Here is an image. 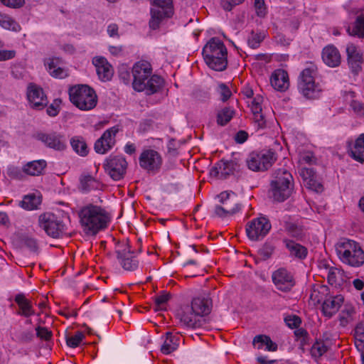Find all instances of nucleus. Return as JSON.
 Returning <instances> with one entry per match:
<instances>
[{"label": "nucleus", "instance_id": "ddd939ff", "mask_svg": "<svg viewBox=\"0 0 364 364\" xmlns=\"http://www.w3.org/2000/svg\"><path fill=\"white\" fill-rule=\"evenodd\" d=\"M38 223L48 235L57 238L64 231V224L52 213H43L39 216Z\"/></svg>", "mask_w": 364, "mask_h": 364}, {"label": "nucleus", "instance_id": "ea45409f", "mask_svg": "<svg viewBox=\"0 0 364 364\" xmlns=\"http://www.w3.org/2000/svg\"><path fill=\"white\" fill-rule=\"evenodd\" d=\"M235 111L230 107H224L217 114V123L221 126L227 124L233 117Z\"/></svg>", "mask_w": 364, "mask_h": 364}, {"label": "nucleus", "instance_id": "774afa93", "mask_svg": "<svg viewBox=\"0 0 364 364\" xmlns=\"http://www.w3.org/2000/svg\"><path fill=\"white\" fill-rule=\"evenodd\" d=\"M59 112L58 105H55L54 104H51L47 108V113L50 117H55Z\"/></svg>", "mask_w": 364, "mask_h": 364}, {"label": "nucleus", "instance_id": "e433bc0d", "mask_svg": "<svg viewBox=\"0 0 364 364\" xmlns=\"http://www.w3.org/2000/svg\"><path fill=\"white\" fill-rule=\"evenodd\" d=\"M0 26L8 30L13 31H19L21 30L20 25L9 16L0 13Z\"/></svg>", "mask_w": 364, "mask_h": 364}, {"label": "nucleus", "instance_id": "f3484780", "mask_svg": "<svg viewBox=\"0 0 364 364\" xmlns=\"http://www.w3.org/2000/svg\"><path fill=\"white\" fill-rule=\"evenodd\" d=\"M119 132L117 127L107 129L95 143L94 149L97 154H104L115 144V136Z\"/></svg>", "mask_w": 364, "mask_h": 364}, {"label": "nucleus", "instance_id": "58836bf2", "mask_svg": "<svg viewBox=\"0 0 364 364\" xmlns=\"http://www.w3.org/2000/svg\"><path fill=\"white\" fill-rule=\"evenodd\" d=\"M98 187L99 183L90 175L83 176L80 178V189L82 191H89L97 189Z\"/></svg>", "mask_w": 364, "mask_h": 364}, {"label": "nucleus", "instance_id": "f8f14e48", "mask_svg": "<svg viewBox=\"0 0 364 364\" xmlns=\"http://www.w3.org/2000/svg\"><path fill=\"white\" fill-rule=\"evenodd\" d=\"M152 68L151 64L145 60L136 63L132 68L133 88L141 92L146 90L145 82L151 76Z\"/></svg>", "mask_w": 364, "mask_h": 364}, {"label": "nucleus", "instance_id": "b1692460", "mask_svg": "<svg viewBox=\"0 0 364 364\" xmlns=\"http://www.w3.org/2000/svg\"><path fill=\"white\" fill-rule=\"evenodd\" d=\"M92 63L96 68L97 73L102 81H108L113 75L111 65L104 57L96 56L92 59Z\"/></svg>", "mask_w": 364, "mask_h": 364}, {"label": "nucleus", "instance_id": "864d4df0", "mask_svg": "<svg viewBox=\"0 0 364 364\" xmlns=\"http://www.w3.org/2000/svg\"><path fill=\"white\" fill-rule=\"evenodd\" d=\"M170 298L171 294L166 292H162L161 294L156 296L154 299L156 306L157 307L156 310H158V309H161V306L166 304Z\"/></svg>", "mask_w": 364, "mask_h": 364}, {"label": "nucleus", "instance_id": "9b49d317", "mask_svg": "<svg viewBox=\"0 0 364 364\" xmlns=\"http://www.w3.org/2000/svg\"><path fill=\"white\" fill-rule=\"evenodd\" d=\"M219 200L223 205H216L215 214L220 218H225L232 215L240 209L237 202V196L235 194L225 191L218 195Z\"/></svg>", "mask_w": 364, "mask_h": 364}, {"label": "nucleus", "instance_id": "bb28decb", "mask_svg": "<svg viewBox=\"0 0 364 364\" xmlns=\"http://www.w3.org/2000/svg\"><path fill=\"white\" fill-rule=\"evenodd\" d=\"M322 59L325 64L331 68L337 67L341 63V55L333 46H326L322 51Z\"/></svg>", "mask_w": 364, "mask_h": 364}, {"label": "nucleus", "instance_id": "2eb2a0df", "mask_svg": "<svg viewBox=\"0 0 364 364\" xmlns=\"http://www.w3.org/2000/svg\"><path fill=\"white\" fill-rule=\"evenodd\" d=\"M140 166L148 172L159 171L162 165V158L159 152L154 149H146L142 151L139 158Z\"/></svg>", "mask_w": 364, "mask_h": 364}, {"label": "nucleus", "instance_id": "4c0bfd02", "mask_svg": "<svg viewBox=\"0 0 364 364\" xmlns=\"http://www.w3.org/2000/svg\"><path fill=\"white\" fill-rule=\"evenodd\" d=\"M266 37V34L264 31L255 32L251 31L247 38L248 46L253 49L259 47L261 43L264 41Z\"/></svg>", "mask_w": 364, "mask_h": 364}, {"label": "nucleus", "instance_id": "423d86ee", "mask_svg": "<svg viewBox=\"0 0 364 364\" xmlns=\"http://www.w3.org/2000/svg\"><path fill=\"white\" fill-rule=\"evenodd\" d=\"M316 67L311 65L304 69L299 77L298 90L306 99H316L318 97L322 89L318 83L315 82Z\"/></svg>", "mask_w": 364, "mask_h": 364}, {"label": "nucleus", "instance_id": "49530a36", "mask_svg": "<svg viewBox=\"0 0 364 364\" xmlns=\"http://www.w3.org/2000/svg\"><path fill=\"white\" fill-rule=\"evenodd\" d=\"M21 242L23 245L28 248L31 251L33 252H38V245L37 240L31 237L25 236L22 238Z\"/></svg>", "mask_w": 364, "mask_h": 364}, {"label": "nucleus", "instance_id": "37998d69", "mask_svg": "<svg viewBox=\"0 0 364 364\" xmlns=\"http://www.w3.org/2000/svg\"><path fill=\"white\" fill-rule=\"evenodd\" d=\"M328 350V347L322 341H316L311 348V354L313 357L319 358Z\"/></svg>", "mask_w": 364, "mask_h": 364}, {"label": "nucleus", "instance_id": "6e6552de", "mask_svg": "<svg viewBox=\"0 0 364 364\" xmlns=\"http://www.w3.org/2000/svg\"><path fill=\"white\" fill-rule=\"evenodd\" d=\"M173 14L172 0H154L153 7L151 9V18L149 24L152 30L159 28L160 24L165 18H171Z\"/></svg>", "mask_w": 364, "mask_h": 364}, {"label": "nucleus", "instance_id": "2f4dec72", "mask_svg": "<svg viewBox=\"0 0 364 364\" xmlns=\"http://www.w3.org/2000/svg\"><path fill=\"white\" fill-rule=\"evenodd\" d=\"M164 85V79L157 75H152L145 82L146 92L147 95H153L158 92Z\"/></svg>", "mask_w": 364, "mask_h": 364}, {"label": "nucleus", "instance_id": "338daca9", "mask_svg": "<svg viewBox=\"0 0 364 364\" xmlns=\"http://www.w3.org/2000/svg\"><path fill=\"white\" fill-rule=\"evenodd\" d=\"M297 341L299 342V348L302 350L304 353L305 351V346H309L310 344L311 338L309 337V335H307Z\"/></svg>", "mask_w": 364, "mask_h": 364}, {"label": "nucleus", "instance_id": "39448f33", "mask_svg": "<svg viewBox=\"0 0 364 364\" xmlns=\"http://www.w3.org/2000/svg\"><path fill=\"white\" fill-rule=\"evenodd\" d=\"M71 102L82 110L93 109L97 102L95 90L87 85H75L69 89Z\"/></svg>", "mask_w": 364, "mask_h": 364}, {"label": "nucleus", "instance_id": "c03bdc74", "mask_svg": "<svg viewBox=\"0 0 364 364\" xmlns=\"http://www.w3.org/2000/svg\"><path fill=\"white\" fill-rule=\"evenodd\" d=\"M85 338L81 331H77L73 336H66V343L70 348H76Z\"/></svg>", "mask_w": 364, "mask_h": 364}, {"label": "nucleus", "instance_id": "9d476101", "mask_svg": "<svg viewBox=\"0 0 364 364\" xmlns=\"http://www.w3.org/2000/svg\"><path fill=\"white\" fill-rule=\"evenodd\" d=\"M269 220L263 215L252 220L246 225V233L248 238L252 241L262 240L271 230Z\"/></svg>", "mask_w": 364, "mask_h": 364}, {"label": "nucleus", "instance_id": "4468645a", "mask_svg": "<svg viewBox=\"0 0 364 364\" xmlns=\"http://www.w3.org/2000/svg\"><path fill=\"white\" fill-rule=\"evenodd\" d=\"M105 171L114 181L123 178L127 168V162L120 156H109L105 162Z\"/></svg>", "mask_w": 364, "mask_h": 364}, {"label": "nucleus", "instance_id": "603ef678", "mask_svg": "<svg viewBox=\"0 0 364 364\" xmlns=\"http://www.w3.org/2000/svg\"><path fill=\"white\" fill-rule=\"evenodd\" d=\"M36 336L41 339H44L45 341H48L50 339L52 336V332L48 331V329L46 327H41L40 326L36 328Z\"/></svg>", "mask_w": 364, "mask_h": 364}, {"label": "nucleus", "instance_id": "1a4fd4ad", "mask_svg": "<svg viewBox=\"0 0 364 364\" xmlns=\"http://www.w3.org/2000/svg\"><path fill=\"white\" fill-rule=\"evenodd\" d=\"M276 160L275 154L271 150L261 152H252L246 163L248 168L253 171H264L270 168Z\"/></svg>", "mask_w": 364, "mask_h": 364}, {"label": "nucleus", "instance_id": "79ce46f5", "mask_svg": "<svg viewBox=\"0 0 364 364\" xmlns=\"http://www.w3.org/2000/svg\"><path fill=\"white\" fill-rule=\"evenodd\" d=\"M177 343L174 342V336L171 333H166V338L161 346V350L164 354H169L177 348Z\"/></svg>", "mask_w": 364, "mask_h": 364}, {"label": "nucleus", "instance_id": "6e6d98bb", "mask_svg": "<svg viewBox=\"0 0 364 364\" xmlns=\"http://www.w3.org/2000/svg\"><path fill=\"white\" fill-rule=\"evenodd\" d=\"M300 176L302 178L304 182L315 177L316 172L312 168H302L299 172Z\"/></svg>", "mask_w": 364, "mask_h": 364}, {"label": "nucleus", "instance_id": "412c9836", "mask_svg": "<svg viewBox=\"0 0 364 364\" xmlns=\"http://www.w3.org/2000/svg\"><path fill=\"white\" fill-rule=\"evenodd\" d=\"M27 97L32 107L41 109L48 104V100L41 87L31 84L28 87Z\"/></svg>", "mask_w": 364, "mask_h": 364}, {"label": "nucleus", "instance_id": "c9c22d12", "mask_svg": "<svg viewBox=\"0 0 364 364\" xmlns=\"http://www.w3.org/2000/svg\"><path fill=\"white\" fill-rule=\"evenodd\" d=\"M41 202L39 197L34 194H31L23 197V200L20 202V205L26 210H32L37 209Z\"/></svg>", "mask_w": 364, "mask_h": 364}, {"label": "nucleus", "instance_id": "a19ab883", "mask_svg": "<svg viewBox=\"0 0 364 364\" xmlns=\"http://www.w3.org/2000/svg\"><path fill=\"white\" fill-rule=\"evenodd\" d=\"M355 344L358 350H363L364 348V323H358L355 328Z\"/></svg>", "mask_w": 364, "mask_h": 364}, {"label": "nucleus", "instance_id": "6ab92c4d", "mask_svg": "<svg viewBox=\"0 0 364 364\" xmlns=\"http://www.w3.org/2000/svg\"><path fill=\"white\" fill-rule=\"evenodd\" d=\"M239 168L240 165L235 160H221L211 168L210 175L211 177L225 179Z\"/></svg>", "mask_w": 364, "mask_h": 364}, {"label": "nucleus", "instance_id": "5701e85b", "mask_svg": "<svg viewBox=\"0 0 364 364\" xmlns=\"http://www.w3.org/2000/svg\"><path fill=\"white\" fill-rule=\"evenodd\" d=\"M348 65L355 74H358L362 69L363 55L358 48L353 43L346 47Z\"/></svg>", "mask_w": 364, "mask_h": 364}, {"label": "nucleus", "instance_id": "f704fd0d", "mask_svg": "<svg viewBox=\"0 0 364 364\" xmlns=\"http://www.w3.org/2000/svg\"><path fill=\"white\" fill-rule=\"evenodd\" d=\"M70 144L73 149L81 156L87 155L89 150L85 141L82 137L75 136L70 140Z\"/></svg>", "mask_w": 364, "mask_h": 364}, {"label": "nucleus", "instance_id": "4be33fe9", "mask_svg": "<svg viewBox=\"0 0 364 364\" xmlns=\"http://www.w3.org/2000/svg\"><path fill=\"white\" fill-rule=\"evenodd\" d=\"M343 301L344 298L342 295L326 297L321 306L323 314L328 318L332 317L338 311Z\"/></svg>", "mask_w": 364, "mask_h": 364}, {"label": "nucleus", "instance_id": "cd10ccee", "mask_svg": "<svg viewBox=\"0 0 364 364\" xmlns=\"http://www.w3.org/2000/svg\"><path fill=\"white\" fill-rule=\"evenodd\" d=\"M350 156L357 161L364 162V134L355 140L354 145L349 149Z\"/></svg>", "mask_w": 364, "mask_h": 364}, {"label": "nucleus", "instance_id": "a18cd8bd", "mask_svg": "<svg viewBox=\"0 0 364 364\" xmlns=\"http://www.w3.org/2000/svg\"><path fill=\"white\" fill-rule=\"evenodd\" d=\"M274 246H273L270 243L266 242L262 247V248L259 250L258 253L264 260H266L271 257L274 251Z\"/></svg>", "mask_w": 364, "mask_h": 364}, {"label": "nucleus", "instance_id": "7c9ffc66", "mask_svg": "<svg viewBox=\"0 0 364 364\" xmlns=\"http://www.w3.org/2000/svg\"><path fill=\"white\" fill-rule=\"evenodd\" d=\"M287 248L289 250L290 255L299 259H304L307 255V249L291 240H284Z\"/></svg>", "mask_w": 364, "mask_h": 364}, {"label": "nucleus", "instance_id": "c85d7f7f", "mask_svg": "<svg viewBox=\"0 0 364 364\" xmlns=\"http://www.w3.org/2000/svg\"><path fill=\"white\" fill-rule=\"evenodd\" d=\"M45 65H47L48 71L53 77L63 79L68 76L67 70L59 66L58 59L49 58L47 62L45 63Z\"/></svg>", "mask_w": 364, "mask_h": 364}, {"label": "nucleus", "instance_id": "bf43d9fd", "mask_svg": "<svg viewBox=\"0 0 364 364\" xmlns=\"http://www.w3.org/2000/svg\"><path fill=\"white\" fill-rule=\"evenodd\" d=\"M350 107L358 115L363 116L364 115V104L356 101L353 100L350 104Z\"/></svg>", "mask_w": 364, "mask_h": 364}, {"label": "nucleus", "instance_id": "473e14b6", "mask_svg": "<svg viewBox=\"0 0 364 364\" xmlns=\"http://www.w3.org/2000/svg\"><path fill=\"white\" fill-rule=\"evenodd\" d=\"M253 345L259 343L257 348L262 349V346H266L265 350L268 351L274 352L277 350L278 346L275 342H273L271 338L267 335H257L253 339Z\"/></svg>", "mask_w": 364, "mask_h": 364}, {"label": "nucleus", "instance_id": "09e8293b", "mask_svg": "<svg viewBox=\"0 0 364 364\" xmlns=\"http://www.w3.org/2000/svg\"><path fill=\"white\" fill-rule=\"evenodd\" d=\"M316 178L317 176L316 174L315 177H312V178H310L309 180L304 182V185L308 188L318 193L322 191L323 186L319 182L317 181Z\"/></svg>", "mask_w": 364, "mask_h": 364}, {"label": "nucleus", "instance_id": "de8ad7c7", "mask_svg": "<svg viewBox=\"0 0 364 364\" xmlns=\"http://www.w3.org/2000/svg\"><path fill=\"white\" fill-rule=\"evenodd\" d=\"M217 91L219 93L220 100L223 102L227 101L232 95V92L230 88L225 83L219 84Z\"/></svg>", "mask_w": 364, "mask_h": 364}, {"label": "nucleus", "instance_id": "69168bd1", "mask_svg": "<svg viewBox=\"0 0 364 364\" xmlns=\"http://www.w3.org/2000/svg\"><path fill=\"white\" fill-rule=\"evenodd\" d=\"M118 29L119 28L117 24H110L107 27V33L110 37H119Z\"/></svg>", "mask_w": 364, "mask_h": 364}, {"label": "nucleus", "instance_id": "3c124183", "mask_svg": "<svg viewBox=\"0 0 364 364\" xmlns=\"http://www.w3.org/2000/svg\"><path fill=\"white\" fill-rule=\"evenodd\" d=\"M284 321L291 328H297L301 323V318L296 315L287 316Z\"/></svg>", "mask_w": 364, "mask_h": 364}, {"label": "nucleus", "instance_id": "e2e57ef3", "mask_svg": "<svg viewBox=\"0 0 364 364\" xmlns=\"http://www.w3.org/2000/svg\"><path fill=\"white\" fill-rule=\"evenodd\" d=\"M248 137V134L245 131H239L235 136V140L239 144L244 143Z\"/></svg>", "mask_w": 364, "mask_h": 364}, {"label": "nucleus", "instance_id": "f257e3e1", "mask_svg": "<svg viewBox=\"0 0 364 364\" xmlns=\"http://www.w3.org/2000/svg\"><path fill=\"white\" fill-rule=\"evenodd\" d=\"M212 301L208 296L193 299L191 306H186L178 311L176 317L183 326L191 328L203 327L206 323L204 316L210 314Z\"/></svg>", "mask_w": 364, "mask_h": 364}, {"label": "nucleus", "instance_id": "0eeeda50", "mask_svg": "<svg viewBox=\"0 0 364 364\" xmlns=\"http://www.w3.org/2000/svg\"><path fill=\"white\" fill-rule=\"evenodd\" d=\"M336 251L341 261L350 266L359 267L364 263V252L353 240L341 242Z\"/></svg>", "mask_w": 364, "mask_h": 364}, {"label": "nucleus", "instance_id": "4d7b16f0", "mask_svg": "<svg viewBox=\"0 0 364 364\" xmlns=\"http://www.w3.org/2000/svg\"><path fill=\"white\" fill-rule=\"evenodd\" d=\"M243 1L244 0H222L221 6L225 10L231 11L235 6L242 4Z\"/></svg>", "mask_w": 364, "mask_h": 364}, {"label": "nucleus", "instance_id": "72a5a7b5", "mask_svg": "<svg viewBox=\"0 0 364 364\" xmlns=\"http://www.w3.org/2000/svg\"><path fill=\"white\" fill-rule=\"evenodd\" d=\"M347 32L350 36L364 38V16H358L353 25L347 28Z\"/></svg>", "mask_w": 364, "mask_h": 364}, {"label": "nucleus", "instance_id": "7ed1b4c3", "mask_svg": "<svg viewBox=\"0 0 364 364\" xmlns=\"http://www.w3.org/2000/svg\"><path fill=\"white\" fill-rule=\"evenodd\" d=\"M206 65L215 71H223L228 65V51L224 43L216 38H212L203 49Z\"/></svg>", "mask_w": 364, "mask_h": 364}, {"label": "nucleus", "instance_id": "a211bd4d", "mask_svg": "<svg viewBox=\"0 0 364 364\" xmlns=\"http://www.w3.org/2000/svg\"><path fill=\"white\" fill-rule=\"evenodd\" d=\"M117 258L122 268L127 271H134L138 267L139 262L129 245L126 244L122 249L116 250Z\"/></svg>", "mask_w": 364, "mask_h": 364}, {"label": "nucleus", "instance_id": "052dcab7", "mask_svg": "<svg viewBox=\"0 0 364 364\" xmlns=\"http://www.w3.org/2000/svg\"><path fill=\"white\" fill-rule=\"evenodd\" d=\"M14 50H0V61H5L14 58L16 56Z\"/></svg>", "mask_w": 364, "mask_h": 364}, {"label": "nucleus", "instance_id": "c756f323", "mask_svg": "<svg viewBox=\"0 0 364 364\" xmlns=\"http://www.w3.org/2000/svg\"><path fill=\"white\" fill-rule=\"evenodd\" d=\"M45 160H36L27 163L23 168V172L31 176H39L46 167Z\"/></svg>", "mask_w": 364, "mask_h": 364}, {"label": "nucleus", "instance_id": "f03ea898", "mask_svg": "<svg viewBox=\"0 0 364 364\" xmlns=\"http://www.w3.org/2000/svg\"><path fill=\"white\" fill-rule=\"evenodd\" d=\"M79 218L84 232L87 235H95L99 231L107 228L109 216L102 207L89 204L82 208Z\"/></svg>", "mask_w": 364, "mask_h": 364}, {"label": "nucleus", "instance_id": "5fc2aeb1", "mask_svg": "<svg viewBox=\"0 0 364 364\" xmlns=\"http://www.w3.org/2000/svg\"><path fill=\"white\" fill-rule=\"evenodd\" d=\"M286 229L292 237L299 238L302 236V230L294 224H287Z\"/></svg>", "mask_w": 364, "mask_h": 364}, {"label": "nucleus", "instance_id": "dca6fc26", "mask_svg": "<svg viewBox=\"0 0 364 364\" xmlns=\"http://www.w3.org/2000/svg\"><path fill=\"white\" fill-rule=\"evenodd\" d=\"M36 139L41 141L47 147L56 151H63L66 148L64 136L55 132H38L36 134Z\"/></svg>", "mask_w": 364, "mask_h": 364}, {"label": "nucleus", "instance_id": "13d9d810", "mask_svg": "<svg viewBox=\"0 0 364 364\" xmlns=\"http://www.w3.org/2000/svg\"><path fill=\"white\" fill-rule=\"evenodd\" d=\"M1 2L11 8H21L25 4V0H0Z\"/></svg>", "mask_w": 364, "mask_h": 364}, {"label": "nucleus", "instance_id": "aec40b11", "mask_svg": "<svg viewBox=\"0 0 364 364\" xmlns=\"http://www.w3.org/2000/svg\"><path fill=\"white\" fill-rule=\"evenodd\" d=\"M272 280L278 289L289 291L294 285L293 277L285 269H279L272 274Z\"/></svg>", "mask_w": 364, "mask_h": 364}, {"label": "nucleus", "instance_id": "0e129e2a", "mask_svg": "<svg viewBox=\"0 0 364 364\" xmlns=\"http://www.w3.org/2000/svg\"><path fill=\"white\" fill-rule=\"evenodd\" d=\"M254 121L257 124L259 128H264L266 126V122L264 120L263 114L260 112L254 116Z\"/></svg>", "mask_w": 364, "mask_h": 364}, {"label": "nucleus", "instance_id": "393cba45", "mask_svg": "<svg viewBox=\"0 0 364 364\" xmlns=\"http://www.w3.org/2000/svg\"><path fill=\"white\" fill-rule=\"evenodd\" d=\"M272 86L277 90L284 92L289 86V75L284 70H275L270 79Z\"/></svg>", "mask_w": 364, "mask_h": 364}, {"label": "nucleus", "instance_id": "680f3d73", "mask_svg": "<svg viewBox=\"0 0 364 364\" xmlns=\"http://www.w3.org/2000/svg\"><path fill=\"white\" fill-rule=\"evenodd\" d=\"M7 174L9 176L14 178H18L21 175V171L15 166H9L7 169Z\"/></svg>", "mask_w": 364, "mask_h": 364}, {"label": "nucleus", "instance_id": "20e7f679", "mask_svg": "<svg viewBox=\"0 0 364 364\" xmlns=\"http://www.w3.org/2000/svg\"><path fill=\"white\" fill-rule=\"evenodd\" d=\"M270 186V193L274 200L283 202L289 198L293 193V176L286 168H278L273 173Z\"/></svg>", "mask_w": 364, "mask_h": 364}, {"label": "nucleus", "instance_id": "8fccbe9b", "mask_svg": "<svg viewBox=\"0 0 364 364\" xmlns=\"http://www.w3.org/2000/svg\"><path fill=\"white\" fill-rule=\"evenodd\" d=\"M255 9L256 14L259 17H264L267 14V8L264 0H255Z\"/></svg>", "mask_w": 364, "mask_h": 364}, {"label": "nucleus", "instance_id": "a878e982", "mask_svg": "<svg viewBox=\"0 0 364 364\" xmlns=\"http://www.w3.org/2000/svg\"><path fill=\"white\" fill-rule=\"evenodd\" d=\"M14 301L18 306V315L28 318L35 314L32 302L26 297L24 294H17L14 297Z\"/></svg>", "mask_w": 364, "mask_h": 364}]
</instances>
